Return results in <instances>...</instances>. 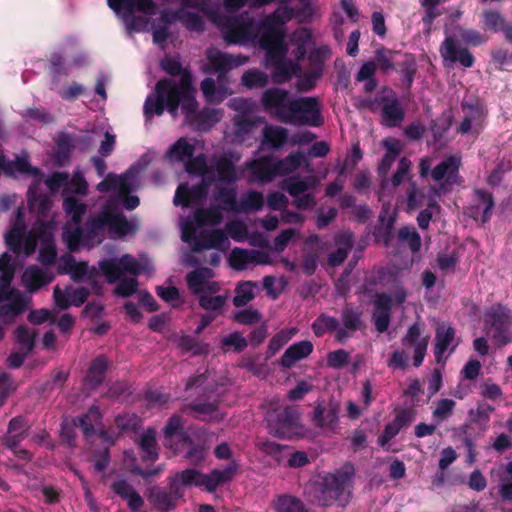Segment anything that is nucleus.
<instances>
[{"label": "nucleus", "mask_w": 512, "mask_h": 512, "mask_svg": "<svg viewBox=\"0 0 512 512\" xmlns=\"http://www.w3.org/2000/svg\"><path fill=\"white\" fill-rule=\"evenodd\" d=\"M231 159L223 158L217 163V178L214 179L216 193L214 200L217 206L208 210H197L192 217L181 218L180 230L183 242L195 250L218 249L225 251L229 247L226 234L219 229H210L221 223L222 211L248 213L260 211L264 205L261 192L249 191L236 201L235 182L239 175L234 162L239 156L231 155Z\"/></svg>", "instance_id": "nucleus-3"}, {"label": "nucleus", "mask_w": 512, "mask_h": 512, "mask_svg": "<svg viewBox=\"0 0 512 512\" xmlns=\"http://www.w3.org/2000/svg\"><path fill=\"white\" fill-rule=\"evenodd\" d=\"M187 444H189V439L182 432L180 418L178 416H172L164 428V445L178 452Z\"/></svg>", "instance_id": "nucleus-33"}, {"label": "nucleus", "mask_w": 512, "mask_h": 512, "mask_svg": "<svg viewBox=\"0 0 512 512\" xmlns=\"http://www.w3.org/2000/svg\"><path fill=\"white\" fill-rule=\"evenodd\" d=\"M320 242V238L317 235H313L307 238L305 241V256L303 260V269L305 273L308 275H312L318 263V253L317 249L314 248L315 245H318Z\"/></svg>", "instance_id": "nucleus-43"}, {"label": "nucleus", "mask_w": 512, "mask_h": 512, "mask_svg": "<svg viewBox=\"0 0 512 512\" xmlns=\"http://www.w3.org/2000/svg\"><path fill=\"white\" fill-rule=\"evenodd\" d=\"M142 451L143 458L146 460H155L158 457V449L156 443V432L152 428H148L142 432L137 440Z\"/></svg>", "instance_id": "nucleus-42"}, {"label": "nucleus", "mask_w": 512, "mask_h": 512, "mask_svg": "<svg viewBox=\"0 0 512 512\" xmlns=\"http://www.w3.org/2000/svg\"><path fill=\"white\" fill-rule=\"evenodd\" d=\"M392 297L386 293H378L374 300L372 321L379 333H384L391 322Z\"/></svg>", "instance_id": "nucleus-29"}, {"label": "nucleus", "mask_w": 512, "mask_h": 512, "mask_svg": "<svg viewBox=\"0 0 512 512\" xmlns=\"http://www.w3.org/2000/svg\"><path fill=\"white\" fill-rule=\"evenodd\" d=\"M13 277L12 257L8 253H4L0 257V318L3 321L14 319L31 302L30 295H23L20 291L11 288Z\"/></svg>", "instance_id": "nucleus-13"}, {"label": "nucleus", "mask_w": 512, "mask_h": 512, "mask_svg": "<svg viewBox=\"0 0 512 512\" xmlns=\"http://www.w3.org/2000/svg\"><path fill=\"white\" fill-rule=\"evenodd\" d=\"M290 124L320 127L324 124L322 102L319 97L290 98Z\"/></svg>", "instance_id": "nucleus-16"}, {"label": "nucleus", "mask_w": 512, "mask_h": 512, "mask_svg": "<svg viewBox=\"0 0 512 512\" xmlns=\"http://www.w3.org/2000/svg\"><path fill=\"white\" fill-rule=\"evenodd\" d=\"M483 18L485 28L493 32H504L508 25L504 16L495 10L485 11Z\"/></svg>", "instance_id": "nucleus-50"}, {"label": "nucleus", "mask_w": 512, "mask_h": 512, "mask_svg": "<svg viewBox=\"0 0 512 512\" xmlns=\"http://www.w3.org/2000/svg\"><path fill=\"white\" fill-rule=\"evenodd\" d=\"M440 54L444 60L452 63L459 62L462 66L469 68L474 64V57L466 48H456V41L453 37H446L440 47Z\"/></svg>", "instance_id": "nucleus-32"}, {"label": "nucleus", "mask_w": 512, "mask_h": 512, "mask_svg": "<svg viewBox=\"0 0 512 512\" xmlns=\"http://www.w3.org/2000/svg\"><path fill=\"white\" fill-rule=\"evenodd\" d=\"M107 368L108 360L104 356H99L94 359L88 368L85 385L92 389L100 384L104 378Z\"/></svg>", "instance_id": "nucleus-41"}, {"label": "nucleus", "mask_w": 512, "mask_h": 512, "mask_svg": "<svg viewBox=\"0 0 512 512\" xmlns=\"http://www.w3.org/2000/svg\"><path fill=\"white\" fill-rule=\"evenodd\" d=\"M26 423L25 421L18 417L13 418L9 422L8 427V447L13 451V453L21 458H28L29 453L26 450L19 449L17 446V443L20 439H22L25 436L26 433Z\"/></svg>", "instance_id": "nucleus-38"}, {"label": "nucleus", "mask_w": 512, "mask_h": 512, "mask_svg": "<svg viewBox=\"0 0 512 512\" xmlns=\"http://www.w3.org/2000/svg\"><path fill=\"white\" fill-rule=\"evenodd\" d=\"M266 420L270 434L279 439L286 437L288 433V406L286 404L268 410Z\"/></svg>", "instance_id": "nucleus-35"}, {"label": "nucleus", "mask_w": 512, "mask_h": 512, "mask_svg": "<svg viewBox=\"0 0 512 512\" xmlns=\"http://www.w3.org/2000/svg\"><path fill=\"white\" fill-rule=\"evenodd\" d=\"M460 344V338L456 337V330L451 325L441 324L435 330L434 356L437 363H443L447 357L444 354L453 353Z\"/></svg>", "instance_id": "nucleus-22"}, {"label": "nucleus", "mask_w": 512, "mask_h": 512, "mask_svg": "<svg viewBox=\"0 0 512 512\" xmlns=\"http://www.w3.org/2000/svg\"><path fill=\"white\" fill-rule=\"evenodd\" d=\"M222 345L225 351L241 352L247 347V341L239 332H233L223 338Z\"/></svg>", "instance_id": "nucleus-60"}, {"label": "nucleus", "mask_w": 512, "mask_h": 512, "mask_svg": "<svg viewBox=\"0 0 512 512\" xmlns=\"http://www.w3.org/2000/svg\"><path fill=\"white\" fill-rule=\"evenodd\" d=\"M88 295L89 291L86 288H72L70 286L65 287L64 290L56 286L53 293L55 305L60 309L69 306H80L86 301Z\"/></svg>", "instance_id": "nucleus-31"}, {"label": "nucleus", "mask_w": 512, "mask_h": 512, "mask_svg": "<svg viewBox=\"0 0 512 512\" xmlns=\"http://www.w3.org/2000/svg\"><path fill=\"white\" fill-rule=\"evenodd\" d=\"M162 69L172 76H180L179 80L163 79L155 87L153 93L146 97L144 102V116L146 121L154 116L163 114L165 107L169 113L176 117L181 108L186 122L193 124L196 116L197 102L195 89L192 87L191 75L182 72L181 62L178 57H166L161 61Z\"/></svg>", "instance_id": "nucleus-6"}, {"label": "nucleus", "mask_w": 512, "mask_h": 512, "mask_svg": "<svg viewBox=\"0 0 512 512\" xmlns=\"http://www.w3.org/2000/svg\"><path fill=\"white\" fill-rule=\"evenodd\" d=\"M78 424L87 438L94 436L95 428L99 427L101 424V414L98 407L92 406L86 415L78 419V423L75 420H64L61 426L60 436L69 446L72 445L75 437L74 428Z\"/></svg>", "instance_id": "nucleus-18"}, {"label": "nucleus", "mask_w": 512, "mask_h": 512, "mask_svg": "<svg viewBox=\"0 0 512 512\" xmlns=\"http://www.w3.org/2000/svg\"><path fill=\"white\" fill-rule=\"evenodd\" d=\"M257 283L252 281H243L238 283L235 289L233 303L236 307H242L248 304L255 297Z\"/></svg>", "instance_id": "nucleus-44"}, {"label": "nucleus", "mask_w": 512, "mask_h": 512, "mask_svg": "<svg viewBox=\"0 0 512 512\" xmlns=\"http://www.w3.org/2000/svg\"><path fill=\"white\" fill-rule=\"evenodd\" d=\"M474 201L475 203L468 208V215L475 220H481L482 223L487 222L495 206L493 194L483 189H475Z\"/></svg>", "instance_id": "nucleus-28"}, {"label": "nucleus", "mask_w": 512, "mask_h": 512, "mask_svg": "<svg viewBox=\"0 0 512 512\" xmlns=\"http://www.w3.org/2000/svg\"><path fill=\"white\" fill-rule=\"evenodd\" d=\"M113 490L116 494L127 501L132 511H138L143 505L142 497L125 480L116 481L113 484Z\"/></svg>", "instance_id": "nucleus-40"}, {"label": "nucleus", "mask_w": 512, "mask_h": 512, "mask_svg": "<svg viewBox=\"0 0 512 512\" xmlns=\"http://www.w3.org/2000/svg\"><path fill=\"white\" fill-rule=\"evenodd\" d=\"M417 71V64L412 55H405V59L402 63L400 73L402 75V81L407 88H409L413 81Z\"/></svg>", "instance_id": "nucleus-57"}, {"label": "nucleus", "mask_w": 512, "mask_h": 512, "mask_svg": "<svg viewBox=\"0 0 512 512\" xmlns=\"http://www.w3.org/2000/svg\"><path fill=\"white\" fill-rule=\"evenodd\" d=\"M151 159L150 154H145L125 173L109 174L101 181L97 189L99 192H111V204L105 206L97 215L91 216L83 227L81 223L87 212V205L71 196L64 198L63 210L69 220L63 228L62 239L70 251L99 244L105 235L112 239H121L136 233V221L128 220L119 211L118 205L122 203L127 210H133L139 205V198L128 194L139 187L141 173Z\"/></svg>", "instance_id": "nucleus-2"}, {"label": "nucleus", "mask_w": 512, "mask_h": 512, "mask_svg": "<svg viewBox=\"0 0 512 512\" xmlns=\"http://www.w3.org/2000/svg\"><path fill=\"white\" fill-rule=\"evenodd\" d=\"M396 54L397 52L385 49L383 47L375 51V60L379 66V69L383 73L395 70L394 56Z\"/></svg>", "instance_id": "nucleus-53"}, {"label": "nucleus", "mask_w": 512, "mask_h": 512, "mask_svg": "<svg viewBox=\"0 0 512 512\" xmlns=\"http://www.w3.org/2000/svg\"><path fill=\"white\" fill-rule=\"evenodd\" d=\"M315 176L304 178L290 176V196L294 198L293 205L300 210L313 208L316 204L312 191L318 186Z\"/></svg>", "instance_id": "nucleus-19"}, {"label": "nucleus", "mask_w": 512, "mask_h": 512, "mask_svg": "<svg viewBox=\"0 0 512 512\" xmlns=\"http://www.w3.org/2000/svg\"><path fill=\"white\" fill-rule=\"evenodd\" d=\"M401 342L404 346L413 349V365L415 367L421 366L427 352L429 336H422L421 327L418 322L413 323L408 328Z\"/></svg>", "instance_id": "nucleus-23"}, {"label": "nucleus", "mask_w": 512, "mask_h": 512, "mask_svg": "<svg viewBox=\"0 0 512 512\" xmlns=\"http://www.w3.org/2000/svg\"><path fill=\"white\" fill-rule=\"evenodd\" d=\"M203 150L204 143L202 141L195 138L181 137L165 153V158L169 163H182L188 174L199 178V181L192 188H189L187 184L178 186L173 199L176 206L189 207L200 204L206 198L208 188L217 178V167L215 169L208 168L206 157L202 153L194 157L197 152Z\"/></svg>", "instance_id": "nucleus-7"}, {"label": "nucleus", "mask_w": 512, "mask_h": 512, "mask_svg": "<svg viewBox=\"0 0 512 512\" xmlns=\"http://www.w3.org/2000/svg\"><path fill=\"white\" fill-rule=\"evenodd\" d=\"M226 231L229 236L237 242H243L248 238L247 227L245 223L240 220L228 222L226 224Z\"/></svg>", "instance_id": "nucleus-61"}, {"label": "nucleus", "mask_w": 512, "mask_h": 512, "mask_svg": "<svg viewBox=\"0 0 512 512\" xmlns=\"http://www.w3.org/2000/svg\"><path fill=\"white\" fill-rule=\"evenodd\" d=\"M186 282L190 292L198 297L200 307L205 310H222L229 298L228 291L221 292V285L214 280V272L209 268L188 273Z\"/></svg>", "instance_id": "nucleus-12"}, {"label": "nucleus", "mask_w": 512, "mask_h": 512, "mask_svg": "<svg viewBox=\"0 0 512 512\" xmlns=\"http://www.w3.org/2000/svg\"><path fill=\"white\" fill-rule=\"evenodd\" d=\"M512 311L497 303L484 314V329L487 334L502 347L512 342Z\"/></svg>", "instance_id": "nucleus-15"}, {"label": "nucleus", "mask_w": 512, "mask_h": 512, "mask_svg": "<svg viewBox=\"0 0 512 512\" xmlns=\"http://www.w3.org/2000/svg\"><path fill=\"white\" fill-rule=\"evenodd\" d=\"M53 279L54 275L49 268H40L36 265L28 266L21 277L22 284L29 293L39 290Z\"/></svg>", "instance_id": "nucleus-30"}, {"label": "nucleus", "mask_w": 512, "mask_h": 512, "mask_svg": "<svg viewBox=\"0 0 512 512\" xmlns=\"http://www.w3.org/2000/svg\"><path fill=\"white\" fill-rule=\"evenodd\" d=\"M314 346L311 341L303 340L290 345V365L304 358L313 352Z\"/></svg>", "instance_id": "nucleus-52"}, {"label": "nucleus", "mask_w": 512, "mask_h": 512, "mask_svg": "<svg viewBox=\"0 0 512 512\" xmlns=\"http://www.w3.org/2000/svg\"><path fill=\"white\" fill-rule=\"evenodd\" d=\"M222 116L223 113L219 109H204L197 115L200 120L197 127L202 130L209 129L212 125L220 121Z\"/></svg>", "instance_id": "nucleus-56"}, {"label": "nucleus", "mask_w": 512, "mask_h": 512, "mask_svg": "<svg viewBox=\"0 0 512 512\" xmlns=\"http://www.w3.org/2000/svg\"><path fill=\"white\" fill-rule=\"evenodd\" d=\"M241 82L249 89L262 88L268 83V75L258 69H251L243 74Z\"/></svg>", "instance_id": "nucleus-49"}, {"label": "nucleus", "mask_w": 512, "mask_h": 512, "mask_svg": "<svg viewBox=\"0 0 512 512\" xmlns=\"http://www.w3.org/2000/svg\"><path fill=\"white\" fill-rule=\"evenodd\" d=\"M312 329L317 337L323 336L328 331L339 329V320L335 317L321 314L312 324Z\"/></svg>", "instance_id": "nucleus-48"}, {"label": "nucleus", "mask_w": 512, "mask_h": 512, "mask_svg": "<svg viewBox=\"0 0 512 512\" xmlns=\"http://www.w3.org/2000/svg\"><path fill=\"white\" fill-rule=\"evenodd\" d=\"M461 166V157L458 155H450L436 165L431 171V176L434 181L440 182L439 190L442 192L449 191L452 186L460 185L462 178L459 175Z\"/></svg>", "instance_id": "nucleus-20"}, {"label": "nucleus", "mask_w": 512, "mask_h": 512, "mask_svg": "<svg viewBox=\"0 0 512 512\" xmlns=\"http://www.w3.org/2000/svg\"><path fill=\"white\" fill-rule=\"evenodd\" d=\"M398 237L401 242L407 243L413 253L420 250L421 237L414 228L402 227L398 232Z\"/></svg>", "instance_id": "nucleus-54"}, {"label": "nucleus", "mask_w": 512, "mask_h": 512, "mask_svg": "<svg viewBox=\"0 0 512 512\" xmlns=\"http://www.w3.org/2000/svg\"><path fill=\"white\" fill-rule=\"evenodd\" d=\"M312 44V32L308 27H301L290 34V54L293 61H305L307 48Z\"/></svg>", "instance_id": "nucleus-36"}, {"label": "nucleus", "mask_w": 512, "mask_h": 512, "mask_svg": "<svg viewBox=\"0 0 512 512\" xmlns=\"http://www.w3.org/2000/svg\"><path fill=\"white\" fill-rule=\"evenodd\" d=\"M362 314V311L358 307H353L350 304L344 306L340 316L342 327L336 331L335 335L337 341L344 342L357 330L362 328Z\"/></svg>", "instance_id": "nucleus-25"}, {"label": "nucleus", "mask_w": 512, "mask_h": 512, "mask_svg": "<svg viewBox=\"0 0 512 512\" xmlns=\"http://www.w3.org/2000/svg\"><path fill=\"white\" fill-rule=\"evenodd\" d=\"M407 196V207L409 210H415L416 208L424 204L426 198L423 191H421L414 181H410L408 189L406 191Z\"/></svg>", "instance_id": "nucleus-55"}, {"label": "nucleus", "mask_w": 512, "mask_h": 512, "mask_svg": "<svg viewBox=\"0 0 512 512\" xmlns=\"http://www.w3.org/2000/svg\"><path fill=\"white\" fill-rule=\"evenodd\" d=\"M383 96H375V97H355L353 99V105L359 111L368 110L372 113H376L380 109L381 101Z\"/></svg>", "instance_id": "nucleus-58"}, {"label": "nucleus", "mask_w": 512, "mask_h": 512, "mask_svg": "<svg viewBox=\"0 0 512 512\" xmlns=\"http://www.w3.org/2000/svg\"><path fill=\"white\" fill-rule=\"evenodd\" d=\"M379 111L381 114L380 122L386 127L399 126L405 118V110L393 92L382 97Z\"/></svg>", "instance_id": "nucleus-26"}, {"label": "nucleus", "mask_w": 512, "mask_h": 512, "mask_svg": "<svg viewBox=\"0 0 512 512\" xmlns=\"http://www.w3.org/2000/svg\"><path fill=\"white\" fill-rule=\"evenodd\" d=\"M228 105L238 113L236 122L238 134L251 132L256 123L264 122L262 117H257L253 121H250L255 110H257V104L251 99L242 97L233 98L229 101Z\"/></svg>", "instance_id": "nucleus-21"}, {"label": "nucleus", "mask_w": 512, "mask_h": 512, "mask_svg": "<svg viewBox=\"0 0 512 512\" xmlns=\"http://www.w3.org/2000/svg\"><path fill=\"white\" fill-rule=\"evenodd\" d=\"M350 479L344 473L327 475L322 482L321 489L317 494V500L321 506L327 507L334 502H340L345 506L348 497H344L345 492L349 494Z\"/></svg>", "instance_id": "nucleus-17"}, {"label": "nucleus", "mask_w": 512, "mask_h": 512, "mask_svg": "<svg viewBox=\"0 0 512 512\" xmlns=\"http://www.w3.org/2000/svg\"><path fill=\"white\" fill-rule=\"evenodd\" d=\"M152 270L151 262L144 255L135 258L125 254L120 258L103 259L99 262V270L90 268L85 262H77L69 254L61 256L58 261L59 273L69 274L74 281L88 282L97 293L100 289L95 287V282L101 272L109 283H117L115 293L122 297H128L136 292L135 276L141 273L150 274Z\"/></svg>", "instance_id": "nucleus-5"}, {"label": "nucleus", "mask_w": 512, "mask_h": 512, "mask_svg": "<svg viewBox=\"0 0 512 512\" xmlns=\"http://www.w3.org/2000/svg\"><path fill=\"white\" fill-rule=\"evenodd\" d=\"M265 110L282 121L288 120V92L283 89H268L262 95Z\"/></svg>", "instance_id": "nucleus-24"}, {"label": "nucleus", "mask_w": 512, "mask_h": 512, "mask_svg": "<svg viewBox=\"0 0 512 512\" xmlns=\"http://www.w3.org/2000/svg\"><path fill=\"white\" fill-rule=\"evenodd\" d=\"M206 54L212 69L219 75L217 83L211 78L204 79L201 83V90L208 102L220 103L232 93L229 89V81L225 73L246 64L249 61V57L229 55L217 48H209Z\"/></svg>", "instance_id": "nucleus-10"}, {"label": "nucleus", "mask_w": 512, "mask_h": 512, "mask_svg": "<svg viewBox=\"0 0 512 512\" xmlns=\"http://www.w3.org/2000/svg\"><path fill=\"white\" fill-rule=\"evenodd\" d=\"M88 192V183L85 180L83 173L80 170H76L71 179L68 178V182L63 189L64 194H78L86 195Z\"/></svg>", "instance_id": "nucleus-47"}, {"label": "nucleus", "mask_w": 512, "mask_h": 512, "mask_svg": "<svg viewBox=\"0 0 512 512\" xmlns=\"http://www.w3.org/2000/svg\"><path fill=\"white\" fill-rule=\"evenodd\" d=\"M335 243L337 249L328 257V263L332 267L339 266L346 260L353 246V234L347 231L339 233L335 236Z\"/></svg>", "instance_id": "nucleus-37"}, {"label": "nucleus", "mask_w": 512, "mask_h": 512, "mask_svg": "<svg viewBox=\"0 0 512 512\" xmlns=\"http://www.w3.org/2000/svg\"><path fill=\"white\" fill-rule=\"evenodd\" d=\"M314 389L315 386L311 380H297L295 386L290 388V401H300Z\"/></svg>", "instance_id": "nucleus-59"}, {"label": "nucleus", "mask_w": 512, "mask_h": 512, "mask_svg": "<svg viewBox=\"0 0 512 512\" xmlns=\"http://www.w3.org/2000/svg\"><path fill=\"white\" fill-rule=\"evenodd\" d=\"M250 250L235 248L229 255L228 262L232 269L237 271L246 270L252 267Z\"/></svg>", "instance_id": "nucleus-45"}, {"label": "nucleus", "mask_w": 512, "mask_h": 512, "mask_svg": "<svg viewBox=\"0 0 512 512\" xmlns=\"http://www.w3.org/2000/svg\"><path fill=\"white\" fill-rule=\"evenodd\" d=\"M1 171L13 177L27 175L33 178V183L28 190V207L30 212L36 214V222L27 232L23 208L19 207L11 228L5 234L8 248L17 255L23 253L26 258L35 252L39 242L38 260L43 264L53 263L57 254L54 243L57 222L55 216L50 213L52 207L50 198L45 195H37L43 177L41 171L30 164L25 151H22L14 161L7 160L4 155L0 154Z\"/></svg>", "instance_id": "nucleus-4"}, {"label": "nucleus", "mask_w": 512, "mask_h": 512, "mask_svg": "<svg viewBox=\"0 0 512 512\" xmlns=\"http://www.w3.org/2000/svg\"><path fill=\"white\" fill-rule=\"evenodd\" d=\"M321 17L318 0H290V20L299 24H309Z\"/></svg>", "instance_id": "nucleus-27"}, {"label": "nucleus", "mask_w": 512, "mask_h": 512, "mask_svg": "<svg viewBox=\"0 0 512 512\" xmlns=\"http://www.w3.org/2000/svg\"><path fill=\"white\" fill-rule=\"evenodd\" d=\"M257 446L264 453L272 456L278 462H280L282 456L286 454V446L280 445L274 441H258Z\"/></svg>", "instance_id": "nucleus-62"}, {"label": "nucleus", "mask_w": 512, "mask_h": 512, "mask_svg": "<svg viewBox=\"0 0 512 512\" xmlns=\"http://www.w3.org/2000/svg\"><path fill=\"white\" fill-rule=\"evenodd\" d=\"M328 45L312 49L305 61L290 59V88L297 94L311 92L324 75L325 62L331 57Z\"/></svg>", "instance_id": "nucleus-11"}, {"label": "nucleus", "mask_w": 512, "mask_h": 512, "mask_svg": "<svg viewBox=\"0 0 512 512\" xmlns=\"http://www.w3.org/2000/svg\"><path fill=\"white\" fill-rule=\"evenodd\" d=\"M182 8L177 13L163 12L160 24L153 28V41L164 47L168 32V25L179 20L191 31H202L204 24L202 18L187 9L194 8L206 14L210 20L221 30L225 42L242 46L256 45L265 51L264 66L271 71L274 83H283L288 80V60L286 23L288 21V8L281 6L271 16L264 19L261 24L254 23L248 13L236 14L245 5L260 8L274 0H224L223 8L210 10L211 0H179Z\"/></svg>", "instance_id": "nucleus-1"}, {"label": "nucleus", "mask_w": 512, "mask_h": 512, "mask_svg": "<svg viewBox=\"0 0 512 512\" xmlns=\"http://www.w3.org/2000/svg\"><path fill=\"white\" fill-rule=\"evenodd\" d=\"M72 148V137L67 134H59L56 140V146L50 153V158L55 165L62 166L69 160Z\"/></svg>", "instance_id": "nucleus-39"}, {"label": "nucleus", "mask_w": 512, "mask_h": 512, "mask_svg": "<svg viewBox=\"0 0 512 512\" xmlns=\"http://www.w3.org/2000/svg\"><path fill=\"white\" fill-rule=\"evenodd\" d=\"M238 465L231 462L223 469H215L210 474H202L195 469H187L176 473L170 481V493L156 489L151 498L162 512H169L175 507V501L182 496V490L196 486L208 492H214L220 485L229 482L234 477Z\"/></svg>", "instance_id": "nucleus-8"}, {"label": "nucleus", "mask_w": 512, "mask_h": 512, "mask_svg": "<svg viewBox=\"0 0 512 512\" xmlns=\"http://www.w3.org/2000/svg\"><path fill=\"white\" fill-rule=\"evenodd\" d=\"M196 417L202 420H221L224 414L214 404L198 403L192 406Z\"/></svg>", "instance_id": "nucleus-51"}, {"label": "nucleus", "mask_w": 512, "mask_h": 512, "mask_svg": "<svg viewBox=\"0 0 512 512\" xmlns=\"http://www.w3.org/2000/svg\"><path fill=\"white\" fill-rule=\"evenodd\" d=\"M263 137L257 158L247 164L253 176L252 181L259 183L272 181L276 176H284L288 171V163L279 160L276 155L287 140V131L275 126H266Z\"/></svg>", "instance_id": "nucleus-9"}, {"label": "nucleus", "mask_w": 512, "mask_h": 512, "mask_svg": "<svg viewBox=\"0 0 512 512\" xmlns=\"http://www.w3.org/2000/svg\"><path fill=\"white\" fill-rule=\"evenodd\" d=\"M456 407V402L453 399L443 398L436 402L435 408L432 412V418L436 424H441L449 417L452 416Z\"/></svg>", "instance_id": "nucleus-46"}, {"label": "nucleus", "mask_w": 512, "mask_h": 512, "mask_svg": "<svg viewBox=\"0 0 512 512\" xmlns=\"http://www.w3.org/2000/svg\"><path fill=\"white\" fill-rule=\"evenodd\" d=\"M263 287L266 290L267 294L275 299L280 293L283 291L285 287L284 278H275L273 276H266L263 279Z\"/></svg>", "instance_id": "nucleus-63"}, {"label": "nucleus", "mask_w": 512, "mask_h": 512, "mask_svg": "<svg viewBox=\"0 0 512 512\" xmlns=\"http://www.w3.org/2000/svg\"><path fill=\"white\" fill-rule=\"evenodd\" d=\"M494 407L487 403H482L477 406L476 409L469 411V417L474 423H487L490 419L491 414L494 412Z\"/></svg>", "instance_id": "nucleus-64"}, {"label": "nucleus", "mask_w": 512, "mask_h": 512, "mask_svg": "<svg viewBox=\"0 0 512 512\" xmlns=\"http://www.w3.org/2000/svg\"><path fill=\"white\" fill-rule=\"evenodd\" d=\"M109 7L120 17L129 32H143L149 28V19L136 17L140 12L145 16L155 14L156 5L152 0H107Z\"/></svg>", "instance_id": "nucleus-14"}, {"label": "nucleus", "mask_w": 512, "mask_h": 512, "mask_svg": "<svg viewBox=\"0 0 512 512\" xmlns=\"http://www.w3.org/2000/svg\"><path fill=\"white\" fill-rule=\"evenodd\" d=\"M339 405L333 401L328 404L316 402L313 411V421L320 428L334 429L338 423Z\"/></svg>", "instance_id": "nucleus-34"}]
</instances>
